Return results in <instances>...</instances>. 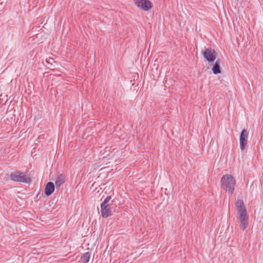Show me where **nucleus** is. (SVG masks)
Segmentation results:
<instances>
[{"instance_id": "nucleus-1", "label": "nucleus", "mask_w": 263, "mask_h": 263, "mask_svg": "<svg viewBox=\"0 0 263 263\" xmlns=\"http://www.w3.org/2000/svg\"><path fill=\"white\" fill-rule=\"evenodd\" d=\"M235 204L238 215V218L240 222V228L242 231H244L248 224L249 219L246 208L243 200L241 199H238Z\"/></svg>"}, {"instance_id": "nucleus-2", "label": "nucleus", "mask_w": 263, "mask_h": 263, "mask_svg": "<svg viewBox=\"0 0 263 263\" xmlns=\"http://www.w3.org/2000/svg\"><path fill=\"white\" fill-rule=\"evenodd\" d=\"M221 184L224 190L229 194H232L235 190L236 180L231 175L227 174L221 178Z\"/></svg>"}, {"instance_id": "nucleus-3", "label": "nucleus", "mask_w": 263, "mask_h": 263, "mask_svg": "<svg viewBox=\"0 0 263 263\" xmlns=\"http://www.w3.org/2000/svg\"><path fill=\"white\" fill-rule=\"evenodd\" d=\"M111 199L110 196H107L101 204V213L103 218H107L111 215L109 202Z\"/></svg>"}, {"instance_id": "nucleus-4", "label": "nucleus", "mask_w": 263, "mask_h": 263, "mask_svg": "<svg viewBox=\"0 0 263 263\" xmlns=\"http://www.w3.org/2000/svg\"><path fill=\"white\" fill-rule=\"evenodd\" d=\"M11 179L14 181L21 182L24 183H29L31 182L30 177L23 175V173L20 172H13L10 174Z\"/></svg>"}, {"instance_id": "nucleus-5", "label": "nucleus", "mask_w": 263, "mask_h": 263, "mask_svg": "<svg viewBox=\"0 0 263 263\" xmlns=\"http://www.w3.org/2000/svg\"><path fill=\"white\" fill-rule=\"evenodd\" d=\"M202 53L204 58L209 62H213L216 59V52L211 48H206Z\"/></svg>"}, {"instance_id": "nucleus-6", "label": "nucleus", "mask_w": 263, "mask_h": 263, "mask_svg": "<svg viewBox=\"0 0 263 263\" xmlns=\"http://www.w3.org/2000/svg\"><path fill=\"white\" fill-rule=\"evenodd\" d=\"M135 4L143 11H148L152 8V3L148 0H134Z\"/></svg>"}, {"instance_id": "nucleus-7", "label": "nucleus", "mask_w": 263, "mask_h": 263, "mask_svg": "<svg viewBox=\"0 0 263 263\" xmlns=\"http://www.w3.org/2000/svg\"><path fill=\"white\" fill-rule=\"evenodd\" d=\"M248 133L246 129H242L240 135L239 144L241 151L245 149V145L247 143V139L248 137Z\"/></svg>"}, {"instance_id": "nucleus-8", "label": "nucleus", "mask_w": 263, "mask_h": 263, "mask_svg": "<svg viewBox=\"0 0 263 263\" xmlns=\"http://www.w3.org/2000/svg\"><path fill=\"white\" fill-rule=\"evenodd\" d=\"M55 189V186L53 182H49L47 183L45 189V194L47 196H50L51 195Z\"/></svg>"}, {"instance_id": "nucleus-9", "label": "nucleus", "mask_w": 263, "mask_h": 263, "mask_svg": "<svg viewBox=\"0 0 263 263\" xmlns=\"http://www.w3.org/2000/svg\"><path fill=\"white\" fill-rule=\"evenodd\" d=\"M220 61L219 59L217 60L214 65L212 67V71L214 74H217L221 73V70L220 67Z\"/></svg>"}, {"instance_id": "nucleus-10", "label": "nucleus", "mask_w": 263, "mask_h": 263, "mask_svg": "<svg viewBox=\"0 0 263 263\" xmlns=\"http://www.w3.org/2000/svg\"><path fill=\"white\" fill-rule=\"evenodd\" d=\"M65 182V177L62 174L58 175L56 178L55 184L57 188L60 187Z\"/></svg>"}, {"instance_id": "nucleus-11", "label": "nucleus", "mask_w": 263, "mask_h": 263, "mask_svg": "<svg viewBox=\"0 0 263 263\" xmlns=\"http://www.w3.org/2000/svg\"><path fill=\"white\" fill-rule=\"evenodd\" d=\"M90 256V255L89 252L84 253L81 256V260L83 263H87L89 260Z\"/></svg>"}]
</instances>
